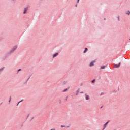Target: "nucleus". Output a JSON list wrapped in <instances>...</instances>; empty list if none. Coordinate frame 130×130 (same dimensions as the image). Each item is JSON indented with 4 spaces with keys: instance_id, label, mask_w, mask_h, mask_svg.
<instances>
[{
    "instance_id": "obj_1",
    "label": "nucleus",
    "mask_w": 130,
    "mask_h": 130,
    "mask_svg": "<svg viewBox=\"0 0 130 130\" xmlns=\"http://www.w3.org/2000/svg\"><path fill=\"white\" fill-rule=\"evenodd\" d=\"M27 118L29 120H32V119H33V118H34V115H33V114H29L27 116Z\"/></svg>"
},
{
    "instance_id": "obj_2",
    "label": "nucleus",
    "mask_w": 130,
    "mask_h": 130,
    "mask_svg": "<svg viewBox=\"0 0 130 130\" xmlns=\"http://www.w3.org/2000/svg\"><path fill=\"white\" fill-rule=\"evenodd\" d=\"M120 67V63H119L118 65L115 64L114 66V69H118Z\"/></svg>"
},
{
    "instance_id": "obj_3",
    "label": "nucleus",
    "mask_w": 130,
    "mask_h": 130,
    "mask_svg": "<svg viewBox=\"0 0 130 130\" xmlns=\"http://www.w3.org/2000/svg\"><path fill=\"white\" fill-rule=\"evenodd\" d=\"M108 124V122H107L104 125V127L103 128V130L105 129V128H106V127L107 126V125Z\"/></svg>"
},
{
    "instance_id": "obj_4",
    "label": "nucleus",
    "mask_w": 130,
    "mask_h": 130,
    "mask_svg": "<svg viewBox=\"0 0 130 130\" xmlns=\"http://www.w3.org/2000/svg\"><path fill=\"white\" fill-rule=\"evenodd\" d=\"M27 11H28V7L24 8L23 14H26Z\"/></svg>"
},
{
    "instance_id": "obj_5",
    "label": "nucleus",
    "mask_w": 130,
    "mask_h": 130,
    "mask_svg": "<svg viewBox=\"0 0 130 130\" xmlns=\"http://www.w3.org/2000/svg\"><path fill=\"white\" fill-rule=\"evenodd\" d=\"M17 48H18V46H14V48L11 50V51H12V52L15 51L16 50V49H17Z\"/></svg>"
},
{
    "instance_id": "obj_6",
    "label": "nucleus",
    "mask_w": 130,
    "mask_h": 130,
    "mask_svg": "<svg viewBox=\"0 0 130 130\" xmlns=\"http://www.w3.org/2000/svg\"><path fill=\"white\" fill-rule=\"evenodd\" d=\"M89 98H89V96L88 95L85 94V99H86V100H89Z\"/></svg>"
},
{
    "instance_id": "obj_7",
    "label": "nucleus",
    "mask_w": 130,
    "mask_h": 130,
    "mask_svg": "<svg viewBox=\"0 0 130 130\" xmlns=\"http://www.w3.org/2000/svg\"><path fill=\"white\" fill-rule=\"evenodd\" d=\"M95 62V61H92L90 63V67H93V66H94V63Z\"/></svg>"
},
{
    "instance_id": "obj_8",
    "label": "nucleus",
    "mask_w": 130,
    "mask_h": 130,
    "mask_svg": "<svg viewBox=\"0 0 130 130\" xmlns=\"http://www.w3.org/2000/svg\"><path fill=\"white\" fill-rule=\"evenodd\" d=\"M126 14L128 16H129V15H130V11L128 10L127 11H126Z\"/></svg>"
},
{
    "instance_id": "obj_9",
    "label": "nucleus",
    "mask_w": 130,
    "mask_h": 130,
    "mask_svg": "<svg viewBox=\"0 0 130 130\" xmlns=\"http://www.w3.org/2000/svg\"><path fill=\"white\" fill-rule=\"evenodd\" d=\"M57 55H58V53H57L54 54L53 56V58L56 57V56H57Z\"/></svg>"
},
{
    "instance_id": "obj_10",
    "label": "nucleus",
    "mask_w": 130,
    "mask_h": 130,
    "mask_svg": "<svg viewBox=\"0 0 130 130\" xmlns=\"http://www.w3.org/2000/svg\"><path fill=\"white\" fill-rule=\"evenodd\" d=\"M88 51V48H85V50L84 51V53H86Z\"/></svg>"
},
{
    "instance_id": "obj_11",
    "label": "nucleus",
    "mask_w": 130,
    "mask_h": 130,
    "mask_svg": "<svg viewBox=\"0 0 130 130\" xmlns=\"http://www.w3.org/2000/svg\"><path fill=\"white\" fill-rule=\"evenodd\" d=\"M101 69H105V66H102V67H101Z\"/></svg>"
},
{
    "instance_id": "obj_12",
    "label": "nucleus",
    "mask_w": 130,
    "mask_h": 130,
    "mask_svg": "<svg viewBox=\"0 0 130 130\" xmlns=\"http://www.w3.org/2000/svg\"><path fill=\"white\" fill-rule=\"evenodd\" d=\"M68 91V89H65L64 90H63V92H67Z\"/></svg>"
},
{
    "instance_id": "obj_13",
    "label": "nucleus",
    "mask_w": 130,
    "mask_h": 130,
    "mask_svg": "<svg viewBox=\"0 0 130 130\" xmlns=\"http://www.w3.org/2000/svg\"><path fill=\"white\" fill-rule=\"evenodd\" d=\"M22 101H23V100L19 102L17 104V105H19V104L21 103V102H22Z\"/></svg>"
},
{
    "instance_id": "obj_14",
    "label": "nucleus",
    "mask_w": 130,
    "mask_h": 130,
    "mask_svg": "<svg viewBox=\"0 0 130 130\" xmlns=\"http://www.w3.org/2000/svg\"><path fill=\"white\" fill-rule=\"evenodd\" d=\"M11 99H12V97L11 96H10V100H9V102H11Z\"/></svg>"
},
{
    "instance_id": "obj_15",
    "label": "nucleus",
    "mask_w": 130,
    "mask_h": 130,
    "mask_svg": "<svg viewBox=\"0 0 130 130\" xmlns=\"http://www.w3.org/2000/svg\"><path fill=\"white\" fill-rule=\"evenodd\" d=\"M61 127H66V126H64V125H61Z\"/></svg>"
},
{
    "instance_id": "obj_16",
    "label": "nucleus",
    "mask_w": 130,
    "mask_h": 130,
    "mask_svg": "<svg viewBox=\"0 0 130 130\" xmlns=\"http://www.w3.org/2000/svg\"><path fill=\"white\" fill-rule=\"evenodd\" d=\"M92 83H95V80H92Z\"/></svg>"
},
{
    "instance_id": "obj_17",
    "label": "nucleus",
    "mask_w": 130,
    "mask_h": 130,
    "mask_svg": "<svg viewBox=\"0 0 130 130\" xmlns=\"http://www.w3.org/2000/svg\"><path fill=\"white\" fill-rule=\"evenodd\" d=\"M79 94V91H78L76 93V95H78Z\"/></svg>"
},
{
    "instance_id": "obj_18",
    "label": "nucleus",
    "mask_w": 130,
    "mask_h": 130,
    "mask_svg": "<svg viewBox=\"0 0 130 130\" xmlns=\"http://www.w3.org/2000/svg\"><path fill=\"white\" fill-rule=\"evenodd\" d=\"M66 127H67V128H68V127H70V126H67Z\"/></svg>"
},
{
    "instance_id": "obj_19",
    "label": "nucleus",
    "mask_w": 130,
    "mask_h": 130,
    "mask_svg": "<svg viewBox=\"0 0 130 130\" xmlns=\"http://www.w3.org/2000/svg\"><path fill=\"white\" fill-rule=\"evenodd\" d=\"M20 71H21V69H19L18 72H20Z\"/></svg>"
},
{
    "instance_id": "obj_20",
    "label": "nucleus",
    "mask_w": 130,
    "mask_h": 130,
    "mask_svg": "<svg viewBox=\"0 0 130 130\" xmlns=\"http://www.w3.org/2000/svg\"><path fill=\"white\" fill-rule=\"evenodd\" d=\"M79 2H80V0H78L77 2L79 3Z\"/></svg>"
},
{
    "instance_id": "obj_21",
    "label": "nucleus",
    "mask_w": 130,
    "mask_h": 130,
    "mask_svg": "<svg viewBox=\"0 0 130 130\" xmlns=\"http://www.w3.org/2000/svg\"><path fill=\"white\" fill-rule=\"evenodd\" d=\"M118 20H119V17H118Z\"/></svg>"
}]
</instances>
